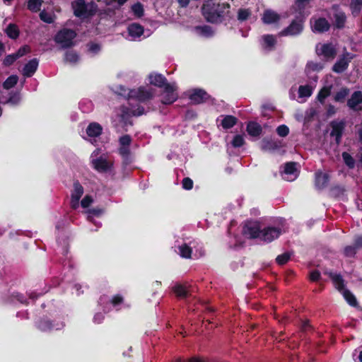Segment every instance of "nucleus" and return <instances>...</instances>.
<instances>
[{
  "instance_id": "55",
  "label": "nucleus",
  "mask_w": 362,
  "mask_h": 362,
  "mask_svg": "<svg viewBox=\"0 0 362 362\" xmlns=\"http://www.w3.org/2000/svg\"><path fill=\"white\" fill-rule=\"evenodd\" d=\"M40 18L42 21L47 23H51L54 21L52 15L49 13H47L45 11H42L40 12Z\"/></svg>"
},
{
  "instance_id": "21",
  "label": "nucleus",
  "mask_w": 362,
  "mask_h": 362,
  "mask_svg": "<svg viewBox=\"0 0 362 362\" xmlns=\"http://www.w3.org/2000/svg\"><path fill=\"white\" fill-rule=\"evenodd\" d=\"M316 83L313 81H310L308 84L300 86L298 88V102L304 103L306 100L311 96L315 88Z\"/></svg>"
},
{
  "instance_id": "4",
  "label": "nucleus",
  "mask_w": 362,
  "mask_h": 362,
  "mask_svg": "<svg viewBox=\"0 0 362 362\" xmlns=\"http://www.w3.org/2000/svg\"><path fill=\"white\" fill-rule=\"evenodd\" d=\"M228 8L229 6L224 4H215L211 0L203 5L202 13L208 22L218 23L222 21L226 9Z\"/></svg>"
},
{
  "instance_id": "42",
  "label": "nucleus",
  "mask_w": 362,
  "mask_h": 362,
  "mask_svg": "<svg viewBox=\"0 0 362 362\" xmlns=\"http://www.w3.org/2000/svg\"><path fill=\"white\" fill-rule=\"evenodd\" d=\"M332 86L323 87L317 94V100L322 103L326 98H327L331 93Z\"/></svg>"
},
{
  "instance_id": "31",
  "label": "nucleus",
  "mask_w": 362,
  "mask_h": 362,
  "mask_svg": "<svg viewBox=\"0 0 362 362\" xmlns=\"http://www.w3.org/2000/svg\"><path fill=\"white\" fill-rule=\"evenodd\" d=\"M310 1V0H296L293 8L298 13V17L305 19V15H308V13H305V9L308 6Z\"/></svg>"
},
{
  "instance_id": "16",
  "label": "nucleus",
  "mask_w": 362,
  "mask_h": 362,
  "mask_svg": "<svg viewBox=\"0 0 362 362\" xmlns=\"http://www.w3.org/2000/svg\"><path fill=\"white\" fill-rule=\"evenodd\" d=\"M324 68V64L320 62L310 61L306 64L305 72L311 81L316 83L318 80L317 73L321 71Z\"/></svg>"
},
{
  "instance_id": "36",
  "label": "nucleus",
  "mask_w": 362,
  "mask_h": 362,
  "mask_svg": "<svg viewBox=\"0 0 362 362\" xmlns=\"http://www.w3.org/2000/svg\"><path fill=\"white\" fill-rule=\"evenodd\" d=\"M362 103V92L355 91L347 102L348 106L353 110H356L359 104Z\"/></svg>"
},
{
  "instance_id": "50",
  "label": "nucleus",
  "mask_w": 362,
  "mask_h": 362,
  "mask_svg": "<svg viewBox=\"0 0 362 362\" xmlns=\"http://www.w3.org/2000/svg\"><path fill=\"white\" fill-rule=\"evenodd\" d=\"M21 101V95L19 93H11L8 99L4 102V103H9L12 105H16L19 104Z\"/></svg>"
},
{
  "instance_id": "22",
  "label": "nucleus",
  "mask_w": 362,
  "mask_h": 362,
  "mask_svg": "<svg viewBox=\"0 0 362 362\" xmlns=\"http://www.w3.org/2000/svg\"><path fill=\"white\" fill-rule=\"evenodd\" d=\"M144 27L139 23H133L127 27L128 36L127 39L132 41L139 40L144 34Z\"/></svg>"
},
{
  "instance_id": "25",
  "label": "nucleus",
  "mask_w": 362,
  "mask_h": 362,
  "mask_svg": "<svg viewBox=\"0 0 362 362\" xmlns=\"http://www.w3.org/2000/svg\"><path fill=\"white\" fill-rule=\"evenodd\" d=\"M331 127L332 132L330 135L335 138L337 144H339L345 127V123L344 121H333L331 122Z\"/></svg>"
},
{
  "instance_id": "45",
  "label": "nucleus",
  "mask_w": 362,
  "mask_h": 362,
  "mask_svg": "<svg viewBox=\"0 0 362 362\" xmlns=\"http://www.w3.org/2000/svg\"><path fill=\"white\" fill-rule=\"evenodd\" d=\"M11 302L16 303L19 302L22 304H28L27 298L23 294L18 292H13L11 295Z\"/></svg>"
},
{
  "instance_id": "57",
  "label": "nucleus",
  "mask_w": 362,
  "mask_h": 362,
  "mask_svg": "<svg viewBox=\"0 0 362 362\" xmlns=\"http://www.w3.org/2000/svg\"><path fill=\"white\" fill-rule=\"evenodd\" d=\"M17 59H18V55H16V54H15V53H13V54H11L7 55V56L4 58L3 63H4V64L5 66H10V65H11L12 64H13V63H14V62H15Z\"/></svg>"
},
{
  "instance_id": "41",
  "label": "nucleus",
  "mask_w": 362,
  "mask_h": 362,
  "mask_svg": "<svg viewBox=\"0 0 362 362\" xmlns=\"http://www.w3.org/2000/svg\"><path fill=\"white\" fill-rule=\"evenodd\" d=\"M132 12L136 18H141L144 16V10L143 5L137 2L131 6Z\"/></svg>"
},
{
  "instance_id": "53",
  "label": "nucleus",
  "mask_w": 362,
  "mask_h": 362,
  "mask_svg": "<svg viewBox=\"0 0 362 362\" xmlns=\"http://www.w3.org/2000/svg\"><path fill=\"white\" fill-rule=\"evenodd\" d=\"M349 90L348 88H341L340 90H339L335 96H334V100L335 101L337 102H341L343 101L346 97L349 95Z\"/></svg>"
},
{
  "instance_id": "10",
  "label": "nucleus",
  "mask_w": 362,
  "mask_h": 362,
  "mask_svg": "<svg viewBox=\"0 0 362 362\" xmlns=\"http://www.w3.org/2000/svg\"><path fill=\"white\" fill-rule=\"evenodd\" d=\"M74 13L79 18H86L94 14L93 4H87L84 0H76L71 4Z\"/></svg>"
},
{
  "instance_id": "32",
  "label": "nucleus",
  "mask_w": 362,
  "mask_h": 362,
  "mask_svg": "<svg viewBox=\"0 0 362 362\" xmlns=\"http://www.w3.org/2000/svg\"><path fill=\"white\" fill-rule=\"evenodd\" d=\"M104 213V210L100 208L91 209L87 211L88 219L90 222L94 223L97 228L101 226V223L96 221L95 218L100 217Z\"/></svg>"
},
{
  "instance_id": "40",
  "label": "nucleus",
  "mask_w": 362,
  "mask_h": 362,
  "mask_svg": "<svg viewBox=\"0 0 362 362\" xmlns=\"http://www.w3.org/2000/svg\"><path fill=\"white\" fill-rule=\"evenodd\" d=\"M349 8L354 16H358L362 10V0H351Z\"/></svg>"
},
{
  "instance_id": "9",
  "label": "nucleus",
  "mask_w": 362,
  "mask_h": 362,
  "mask_svg": "<svg viewBox=\"0 0 362 362\" xmlns=\"http://www.w3.org/2000/svg\"><path fill=\"white\" fill-rule=\"evenodd\" d=\"M76 37V33L74 30L62 28L56 34L54 41L62 49H66L74 45V40Z\"/></svg>"
},
{
  "instance_id": "33",
  "label": "nucleus",
  "mask_w": 362,
  "mask_h": 362,
  "mask_svg": "<svg viewBox=\"0 0 362 362\" xmlns=\"http://www.w3.org/2000/svg\"><path fill=\"white\" fill-rule=\"evenodd\" d=\"M217 121H221L220 124L225 129H228L232 128L238 121V119L233 115H221L218 119Z\"/></svg>"
},
{
  "instance_id": "35",
  "label": "nucleus",
  "mask_w": 362,
  "mask_h": 362,
  "mask_svg": "<svg viewBox=\"0 0 362 362\" xmlns=\"http://www.w3.org/2000/svg\"><path fill=\"white\" fill-rule=\"evenodd\" d=\"M276 43V37L272 35H264L262 37V46L266 50H272L274 47Z\"/></svg>"
},
{
  "instance_id": "24",
  "label": "nucleus",
  "mask_w": 362,
  "mask_h": 362,
  "mask_svg": "<svg viewBox=\"0 0 362 362\" xmlns=\"http://www.w3.org/2000/svg\"><path fill=\"white\" fill-rule=\"evenodd\" d=\"M86 132L89 138L88 140L93 144V142L95 141V138L101 135L103 127L98 122H91L88 125Z\"/></svg>"
},
{
  "instance_id": "60",
  "label": "nucleus",
  "mask_w": 362,
  "mask_h": 362,
  "mask_svg": "<svg viewBox=\"0 0 362 362\" xmlns=\"http://www.w3.org/2000/svg\"><path fill=\"white\" fill-rule=\"evenodd\" d=\"M316 115V111L313 108L308 109L305 114L304 121L305 122H309L311 121L313 117Z\"/></svg>"
},
{
  "instance_id": "23",
  "label": "nucleus",
  "mask_w": 362,
  "mask_h": 362,
  "mask_svg": "<svg viewBox=\"0 0 362 362\" xmlns=\"http://www.w3.org/2000/svg\"><path fill=\"white\" fill-rule=\"evenodd\" d=\"M312 30L314 33H324L327 31L330 28V24L325 18H319L310 20Z\"/></svg>"
},
{
  "instance_id": "37",
  "label": "nucleus",
  "mask_w": 362,
  "mask_h": 362,
  "mask_svg": "<svg viewBox=\"0 0 362 362\" xmlns=\"http://www.w3.org/2000/svg\"><path fill=\"white\" fill-rule=\"evenodd\" d=\"M262 127L257 122H250L247 125V132L251 136L257 137L262 133Z\"/></svg>"
},
{
  "instance_id": "48",
  "label": "nucleus",
  "mask_w": 362,
  "mask_h": 362,
  "mask_svg": "<svg viewBox=\"0 0 362 362\" xmlns=\"http://www.w3.org/2000/svg\"><path fill=\"white\" fill-rule=\"evenodd\" d=\"M65 59L69 63L76 64L79 61V56L74 51H68L65 54Z\"/></svg>"
},
{
  "instance_id": "2",
  "label": "nucleus",
  "mask_w": 362,
  "mask_h": 362,
  "mask_svg": "<svg viewBox=\"0 0 362 362\" xmlns=\"http://www.w3.org/2000/svg\"><path fill=\"white\" fill-rule=\"evenodd\" d=\"M175 251L182 258L197 259L205 255L202 244L196 240H177Z\"/></svg>"
},
{
  "instance_id": "13",
  "label": "nucleus",
  "mask_w": 362,
  "mask_h": 362,
  "mask_svg": "<svg viewBox=\"0 0 362 362\" xmlns=\"http://www.w3.org/2000/svg\"><path fill=\"white\" fill-rule=\"evenodd\" d=\"M332 16L330 17L334 28L342 29L346 22V14L338 4L332 5L331 8Z\"/></svg>"
},
{
  "instance_id": "59",
  "label": "nucleus",
  "mask_w": 362,
  "mask_h": 362,
  "mask_svg": "<svg viewBox=\"0 0 362 362\" xmlns=\"http://www.w3.org/2000/svg\"><path fill=\"white\" fill-rule=\"evenodd\" d=\"M182 186L184 189H192L193 187V181L189 177H185L182 181Z\"/></svg>"
},
{
  "instance_id": "38",
  "label": "nucleus",
  "mask_w": 362,
  "mask_h": 362,
  "mask_svg": "<svg viewBox=\"0 0 362 362\" xmlns=\"http://www.w3.org/2000/svg\"><path fill=\"white\" fill-rule=\"evenodd\" d=\"M279 20V16L278 13L272 10L265 11L262 16V21L266 24H271Z\"/></svg>"
},
{
  "instance_id": "20",
  "label": "nucleus",
  "mask_w": 362,
  "mask_h": 362,
  "mask_svg": "<svg viewBox=\"0 0 362 362\" xmlns=\"http://www.w3.org/2000/svg\"><path fill=\"white\" fill-rule=\"evenodd\" d=\"M83 194V187L78 182H74L73 189L71 191V206L76 209L79 206V200Z\"/></svg>"
},
{
  "instance_id": "56",
  "label": "nucleus",
  "mask_w": 362,
  "mask_h": 362,
  "mask_svg": "<svg viewBox=\"0 0 362 362\" xmlns=\"http://www.w3.org/2000/svg\"><path fill=\"white\" fill-rule=\"evenodd\" d=\"M276 133L279 136L285 137L289 134V128L285 124H281L276 128Z\"/></svg>"
},
{
  "instance_id": "27",
  "label": "nucleus",
  "mask_w": 362,
  "mask_h": 362,
  "mask_svg": "<svg viewBox=\"0 0 362 362\" xmlns=\"http://www.w3.org/2000/svg\"><path fill=\"white\" fill-rule=\"evenodd\" d=\"M209 98V95L202 89H194L189 96L191 101L195 104L204 103Z\"/></svg>"
},
{
  "instance_id": "52",
  "label": "nucleus",
  "mask_w": 362,
  "mask_h": 362,
  "mask_svg": "<svg viewBox=\"0 0 362 362\" xmlns=\"http://www.w3.org/2000/svg\"><path fill=\"white\" fill-rule=\"evenodd\" d=\"M291 253L289 252H284V254L279 255L276 257V261L280 264L283 265L288 262V261L291 259Z\"/></svg>"
},
{
  "instance_id": "3",
  "label": "nucleus",
  "mask_w": 362,
  "mask_h": 362,
  "mask_svg": "<svg viewBox=\"0 0 362 362\" xmlns=\"http://www.w3.org/2000/svg\"><path fill=\"white\" fill-rule=\"evenodd\" d=\"M116 92L129 101L136 100L140 103H144L151 100L156 95L154 88L149 86H140L137 88L129 90L124 86H120L117 88Z\"/></svg>"
},
{
  "instance_id": "15",
  "label": "nucleus",
  "mask_w": 362,
  "mask_h": 362,
  "mask_svg": "<svg viewBox=\"0 0 362 362\" xmlns=\"http://www.w3.org/2000/svg\"><path fill=\"white\" fill-rule=\"evenodd\" d=\"M315 50L318 56L326 60L333 59L337 54L336 47L332 43H318L315 47Z\"/></svg>"
},
{
  "instance_id": "19",
  "label": "nucleus",
  "mask_w": 362,
  "mask_h": 362,
  "mask_svg": "<svg viewBox=\"0 0 362 362\" xmlns=\"http://www.w3.org/2000/svg\"><path fill=\"white\" fill-rule=\"evenodd\" d=\"M64 323L62 321L52 322L48 319H42L37 325L38 329L43 332L60 330L64 328Z\"/></svg>"
},
{
  "instance_id": "39",
  "label": "nucleus",
  "mask_w": 362,
  "mask_h": 362,
  "mask_svg": "<svg viewBox=\"0 0 362 362\" xmlns=\"http://www.w3.org/2000/svg\"><path fill=\"white\" fill-rule=\"evenodd\" d=\"M195 31L198 35L205 37H209L214 35V31L209 25L197 26Z\"/></svg>"
},
{
  "instance_id": "11",
  "label": "nucleus",
  "mask_w": 362,
  "mask_h": 362,
  "mask_svg": "<svg viewBox=\"0 0 362 362\" xmlns=\"http://www.w3.org/2000/svg\"><path fill=\"white\" fill-rule=\"evenodd\" d=\"M132 138L129 135H124L119 139V148L118 149L119 154L122 156L123 164L127 165L132 161L130 152V144Z\"/></svg>"
},
{
  "instance_id": "29",
  "label": "nucleus",
  "mask_w": 362,
  "mask_h": 362,
  "mask_svg": "<svg viewBox=\"0 0 362 362\" xmlns=\"http://www.w3.org/2000/svg\"><path fill=\"white\" fill-rule=\"evenodd\" d=\"M39 65V60L34 58L30 60L23 67V74L25 77H31L37 71Z\"/></svg>"
},
{
  "instance_id": "8",
  "label": "nucleus",
  "mask_w": 362,
  "mask_h": 362,
  "mask_svg": "<svg viewBox=\"0 0 362 362\" xmlns=\"http://www.w3.org/2000/svg\"><path fill=\"white\" fill-rule=\"evenodd\" d=\"M145 114L144 108L138 105L136 107H123L122 108V114L119 116V121L122 124V128L124 131H127V127L132 126V122L130 120L131 116H141Z\"/></svg>"
},
{
  "instance_id": "30",
  "label": "nucleus",
  "mask_w": 362,
  "mask_h": 362,
  "mask_svg": "<svg viewBox=\"0 0 362 362\" xmlns=\"http://www.w3.org/2000/svg\"><path fill=\"white\" fill-rule=\"evenodd\" d=\"M173 291L178 298L182 299L187 298L191 296L190 290L188 286L181 284H176L173 287Z\"/></svg>"
},
{
  "instance_id": "12",
  "label": "nucleus",
  "mask_w": 362,
  "mask_h": 362,
  "mask_svg": "<svg viewBox=\"0 0 362 362\" xmlns=\"http://www.w3.org/2000/svg\"><path fill=\"white\" fill-rule=\"evenodd\" d=\"M163 88L160 99L163 104L170 105L177 100V86L175 83H168Z\"/></svg>"
},
{
  "instance_id": "47",
  "label": "nucleus",
  "mask_w": 362,
  "mask_h": 362,
  "mask_svg": "<svg viewBox=\"0 0 362 362\" xmlns=\"http://www.w3.org/2000/svg\"><path fill=\"white\" fill-rule=\"evenodd\" d=\"M79 108L83 112L88 113L93 110V103L90 100H83L79 103Z\"/></svg>"
},
{
  "instance_id": "5",
  "label": "nucleus",
  "mask_w": 362,
  "mask_h": 362,
  "mask_svg": "<svg viewBox=\"0 0 362 362\" xmlns=\"http://www.w3.org/2000/svg\"><path fill=\"white\" fill-rule=\"evenodd\" d=\"M325 274L332 279L334 287L342 294L346 302L353 307L357 305V300L356 297L349 290L345 288L344 282L342 276L336 272L332 271H326Z\"/></svg>"
},
{
  "instance_id": "26",
  "label": "nucleus",
  "mask_w": 362,
  "mask_h": 362,
  "mask_svg": "<svg viewBox=\"0 0 362 362\" xmlns=\"http://www.w3.org/2000/svg\"><path fill=\"white\" fill-rule=\"evenodd\" d=\"M282 146V143L277 139H264L262 141L261 148L262 151L268 152H274Z\"/></svg>"
},
{
  "instance_id": "34",
  "label": "nucleus",
  "mask_w": 362,
  "mask_h": 362,
  "mask_svg": "<svg viewBox=\"0 0 362 362\" xmlns=\"http://www.w3.org/2000/svg\"><path fill=\"white\" fill-rule=\"evenodd\" d=\"M329 175L321 171L315 173V185L318 189L324 188L327 186L329 182Z\"/></svg>"
},
{
  "instance_id": "1",
  "label": "nucleus",
  "mask_w": 362,
  "mask_h": 362,
  "mask_svg": "<svg viewBox=\"0 0 362 362\" xmlns=\"http://www.w3.org/2000/svg\"><path fill=\"white\" fill-rule=\"evenodd\" d=\"M284 220L276 219V226L267 227L261 229L257 222H247L243 229V234L252 239H259L266 243H270L278 238L284 230Z\"/></svg>"
},
{
  "instance_id": "6",
  "label": "nucleus",
  "mask_w": 362,
  "mask_h": 362,
  "mask_svg": "<svg viewBox=\"0 0 362 362\" xmlns=\"http://www.w3.org/2000/svg\"><path fill=\"white\" fill-rule=\"evenodd\" d=\"M100 149H95L90 155V160L92 167L98 173H105L111 172L113 162L105 155H100Z\"/></svg>"
},
{
  "instance_id": "54",
  "label": "nucleus",
  "mask_w": 362,
  "mask_h": 362,
  "mask_svg": "<svg viewBox=\"0 0 362 362\" xmlns=\"http://www.w3.org/2000/svg\"><path fill=\"white\" fill-rule=\"evenodd\" d=\"M244 144H245L244 137H243V136L240 135V134L235 135L231 141V144L234 148L241 147L243 146Z\"/></svg>"
},
{
  "instance_id": "17",
  "label": "nucleus",
  "mask_w": 362,
  "mask_h": 362,
  "mask_svg": "<svg viewBox=\"0 0 362 362\" xmlns=\"http://www.w3.org/2000/svg\"><path fill=\"white\" fill-rule=\"evenodd\" d=\"M281 175L284 180L292 182L295 180L298 176V171L296 168V163L288 162L286 163L281 170Z\"/></svg>"
},
{
  "instance_id": "63",
  "label": "nucleus",
  "mask_w": 362,
  "mask_h": 362,
  "mask_svg": "<svg viewBox=\"0 0 362 362\" xmlns=\"http://www.w3.org/2000/svg\"><path fill=\"white\" fill-rule=\"evenodd\" d=\"M93 202V199L90 196L86 195L81 202V205L83 208L88 207Z\"/></svg>"
},
{
  "instance_id": "7",
  "label": "nucleus",
  "mask_w": 362,
  "mask_h": 362,
  "mask_svg": "<svg viewBox=\"0 0 362 362\" xmlns=\"http://www.w3.org/2000/svg\"><path fill=\"white\" fill-rule=\"evenodd\" d=\"M98 303L102 307L105 313H108L112 310V308L119 310L126 307L123 297L119 294H117L112 297L103 295L100 296Z\"/></svg>"
},
{
  "instance_id": "43",
  "label": "nucleus",
  "mask_w": 362,
  "mask_h": 362,
  "mask_svg": "<svg viewBox=\"0 0 362 362\" xmlns=\"http://www.w3.org/2000/svg\"><path fill=\"white\" fill-rule=\"evenodd\" d=\"M42 0H28V8L32 12H37L40 10Z\"/></svg>"
},
{
  "instance_id": "14",
  "label": "nucleus",
  "mask_w": 362,
  "mask_h": 362,
  "mask_svg": "<svg viewBox=\"0 0 362 362\" xmlns=\"http://www.w3.org/2000/svg\"><path fill=\"white\" fill-rule=\"evenodd\" d=\"M303 18L296 16V18L293 20L288 26L285 28L279 33V35L284 37L296 36L300 35L303 30Z\"/></svg>"
},
{
  "instance_id": "44",
  "label": "nucleus",
  "mask_w": 362,
  "mask_h": 362,
  "mask_svg": "<svg viewBox=\"0 0 362 362\" xmlns=\"http://www.w3.org/2000/svg\"><path fill=\"white\" fill-rule=\"evenodd\" d=\"M6 33L12 39L17 38L19 35L18 27L14 24H9L6 29Z\"/></svg>"
},
{
  "instance_id": "62",
  "label": "nucleus",
  "mask_w": 362,
  "mask_h": 362,
  "mask_svg": "<svg viewBox=\"0 0 362 362\" xmlns=\"http://www.w3.org/2000/svg\"><path fill=\"white\" fill-rule=\"evenodd\" d=\"M30 52V48L28 45H25L22 47H21L18 52L16 54V55H18V58L24 56L25 54Z\"/></svg>"
},
{
  "instance_id": "46",
  "label": "nucleus",
  "mask_w": 362,
  "mask_h": 362,
  "mask_svg": "<svg viewBox=\"0 0 362 362\" xmlns=\"http://www.w3.org/2000/svg\"><path fill=\"white\" fill-rule=\"evenodd\" d=\"M18 77L16 75L10 76L3 83L5 89H10L13 88L18 82Z\"/></svg>"
},
{
  "instance_id": "18",
  "label": "nucleus",
  "mask_w": 362,
  "mask_h": 362,
  "mask_svg": "<svg viewBox=\"0 0 362 362\" xmlns=\"http://www.w3.org/2000/svg\"><path fill=\"white\" fill-rule=\"evenodd\" d=\"M353 58L354 54L351 53L347 52L344 53L334 64L332 67L333 71L337 74L344 71L348 68V66Z\"/></svg>"
},
{
  "instance_id": "58",
  "label": "nucleus",
  "mask_w": 362,
  "mask_h": 362,
  "mask_svg": "<svg viewBox=\"0 0 362 362\" xmlns=\"http://www.w3.org/2000/svg\"><path fill=\"white\" fill-rule=\"evenodd\" d=\"M250 12L248 9H240L238 13V18L239 21H243L247 19Z\"/></svg>"
},
{
  "instance_id": "64",
  "label": "nucleus",
  "mask_w": 362,
  "mask_h": 362,
  "mask_svg": "<svg viewBox=\"0 0 362 362\" xmlns=\"http://www.w3.org/2000/svg\"><path fill=\"white\" fill-rule=\"evenodd\" d=\"M104 318L105 316L103 313H98L93 317V322L96 324H100L103 321Z\"/></svg>"
},
{
  "instance_id": "61",
  "label": "nucleus",
  "mask_w": 362,
  "mask_h": 362,
  "mask_svg": "<svg viewBox=\"0 0 362 362\" xmlns=\"http://www.w3.org/2000/svg\"><path fill=\"white\" fill-rule=\"evenodd\" d=\"M344 255L346 257H353L356 254V247L354 245L347 246L344 248Z\"/></svg>"
},
{
  "instance_id": "51",
  "label": "nucleus",
  "mask_w": 362,
  "mask_h": 362,
  "mask_svg": "<svg viewBox=\"0 0 362 362\" xmlns=\"http://www.w3.org/2000/svg\"><path fill=\"white\" fill-rule=\"evenodd\" d=\"M342 158L344 160V162L345 164L349 168H354L355 165V160L353 158V157L347 152H344L342 153Z\"/></svg>"
},
{
  "instance_id": "28",
  "label": "nucleus",
  "mask_w": 362,
  "mask_h": 362,
  "mask_svg": "<svg viewBox=\"0 0 362 362\" xmlns=\"http://www.w3.org/2000/svg\"><path fill=\"white\" fill-rule=\"evenodd\" d=\"M148 81L151 85L162 88L168 84L166 78L161 74L153 72L148 75Z\"/></svg>"
},
{
  "instance_id": "49",
  "label": "nucleus",
  "mask_w": 362,
  "mask_h": 362,
  "mask_svg": "<svg viewBox=\"0 0 362 362\" xmlns=\"http://www.w3.org/2000/svg\"><path fill=\"white\" fill-rule=\"evenodd\" d=\"M88 52L92 56L98 54L101 50L100 45L95 42H90L87 45Z\"/></svg>"
}]
</instances>
